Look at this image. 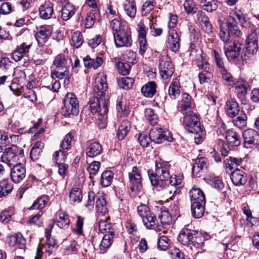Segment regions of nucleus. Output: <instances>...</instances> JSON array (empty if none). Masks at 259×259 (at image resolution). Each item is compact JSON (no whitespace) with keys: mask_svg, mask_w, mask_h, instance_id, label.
Segmentation results:
<instances>
[{"mask_svg":"<svg viewBox=\"0 0 259 259\" xmlns=\"http://www.w3.org/2000/svg\"><path fill=\"white\" fill-rule=\"evenodd\" d=\"M108 89L107 79L103 73L98 74L95 78L94 93L96 97L90 102V108L93 113H98L105 116L108 111V101L105 98V92Z\"/></svg>","mask_w":259,"mask_h":259,"instance_id":"obj_1","label":"nucleus"},{"mask_svg":"<svg viewBox=\"0 0 259 259\" xmlns=\"http://www.w3.org/2000/svg\"><path fill=\"white\" fill-rule=\"evenodd\" d=\"M24 156L23 149L16 145H13L5 149L1 156V159L3 162L11 167L19 162V161L23 159Z\"/></svg>","mask_w":259,"mask_h":259,"instance_id":"obj_2","label":"nucleus"},{"mask_svg":"<svg viewBox=\"0 0 259 259\" xmlns=\"http://www.w3.org/2000/svg\"><path fill=\"white\" fill-rule=\"evenodd\" d=\"M63 104L61 112L64 116L69 117L70 115H77L78 114L79 102L74 94L67 93L64 99Z\"/></svg>","mask_w":259,"mask_h":259,"instance_id":"obj_3","label":"nucleus"},{"mask_svg":"<svg viewBox=\"0 0 259 259\" xmlns=\"http://www.w3.org/2000/svg\"><path fill=\"white\" fill-rule=\"evenodd\" d=\"M137 212L142 218L144 225L148 228L155 229L156 225L155 215L151 213L149 207L145 205L141 204L137 207Z\"/></svg>","mask_w":259,"mask_h":259,"instance_id":"obj_4","label":"nucleus"},{"mask_svg":"<svg viewBox=\"0 0 259 259\" xmlns=\"http://www.w3.org/2000/svg\"><path fill=\"white\" fill-rule=\"evenodd\" d=\"M159 69L163 79H167L172 75L175 68L171 59L167 55H163L160 57Z\"/></svg>","mask_w":259,"mask_h":259,"instance_id":"obj_5","label":"nucleus"},{"mask_svg":"<svg viewBox=\"0 0 259 259\" xmlns=\"http://www.w3.org/2000/svg\"><path fill=\"white\" fill-rule=\"evenodd\" d=\"M151 141L157 144H160L165 141L172 142L173 138L171 133L165 129L161 128H152L149 132Z\"/></svg>","mask_w":259,"mask_h":259,"instance_id":"obj_6","label":"nucleus"},{"mask_svg":"<svg viewBox=\"0 0 259 259\" xmlns=\"http://www.w3.org/2000/svg\"><path fill=\"white\" fill-rule=\"evenodd\" d=\"M149 177L150 178L162 177L163 178H172L168 170V164L163 161H156L155 164V169H149L148 171Z\"/></svg>","mask_w":259,"mask_h":259,"instance_id":"obj_7","label":"nucleus"},{"mask_svg":"<svg viewBox=\"0 0 259 259\" xmlns=\"http://www.w3.org/2000/svg\"><path fill=\"white\" fill-rule=\"evenodd\" d=\"M114 40L117 48L130 47L132 45L131 32L126 29L119 31L114 34Z\"/></svg>","mask_w":259,"mask_h":259,"instance_id":"obj_8","label":"nucleus"},{"mask_svg":"<svg viewBox=\"0 0 259 259\" xmlns=\"http://www.w3.org/2000/svg\"><path fill=\"white\" fill-rule=\"evenodd\" d=\"M184 123L189 127L188 131L191 133L197 134L200 131V123L195 113H189L184 115Z\"/></svg>","mask_w":259,"mask_h":259,"instance_id":"obj_9","label":"nucleus"},{"mask_svg":"<svg viewBox=\"0 0 259 259\" xmlns=\"http://www.w3.org/2000/svg\"><path fill=\"white\" fill-rule=\"evenodd\" d=\"M241 45L237 41H231L228 45H224L225 55L228 60L231 61L237 59L240 55Z\"/></svg>","mask_w":259,"mask_h":259,"instance_id":"obj_10","label":"nucleus"},{"mask_svg":"<svg viewBox=\"0 0 259 259\" xmlns=\"http://www.w3.org/2000/svg\"><path fill=\"white\" fill-rule=\"evenodd\" d=\"M258 136V133L254 130L249 128L244 131L242 134L244 139V146L248 148H252L255 145Z\"/></svg>","mask_w":259,"mask_h":259,"instance_id":"obj_11","label":"nucleus"},{"mask_svg":"<svg viewBox=\"0 0 259 259\" xmlns=\"http://www.w3.org/2000/svg\"><path fill=\"white\" fill-rule=\"evenodd\" d=\"M54 223L60 228L67 229L70 224V219L68 214L61 211H57L55 214Z\"/></svg>","mask_w":259,"mask_h":259,"instance_id":"obj_12","label":"nucleus"},{"mask_svg":"<svg viewBox=\"0 0 259 259\" xmlns=\"http://www.w3.org/2000/svg\"><path fill=\"white\" fill-rule=\"evenodd\" d=\"M53 14V6L50 2H46L39 8V15L42 19H50L52 18Z\"/></svg>","mask_w":259,"mask_h":259,"instance_id":"obj_13","label":"nucleus"},{"mask_svg":"<svg viewBox=\"0 0 259 259\" xmlns=\"http://www.w3.org/2000/svg\"><path fill=\"white\" fill-rule=\"evenodd\" d=\"M180 38L175 30L169 31L168 43L170 50L174 52H177L180 47Z\"/></svg>","mask_w":259,"mask_h":259,"instance_id":"obj_14","label":"nucleus"},{"mask_svg":"<svg viewBox=\"0 0 259 259\" xmlns=\"http://www.w3.org/2000/svg\"><path fill=\"white\" fill-rule=\"evenodd\" d=\"M225 138L230 147H237L240 145V135L235 131L229 130L226 132Z\"/></svg>","mask_w":259,"mask_h":259,"instance_id":"obj_15","label":"nucleus"},{"mask_svg":"<svg viewBox=\"0 0 259 259\" xmlns=\"http://www.w3.org/2000/svg\"><path fill=\"white\" fill-rule=\"evenodd\" d=\"M103 149L99 143L92 142L88 144L85 149L87 156L94 158L101 154Z\"/></svg>","mask_w":259,"mask_h":259,"instance_id":"obj_16","label":"nucleus"},{"mask_svg":"<svg viewBox=\"0 0 259 259\" xmlns=\"http://www.w3.org/2000/svg\"><path fill=\"white\" fill-rule=\"evenodd\" d=\"M246 45V49L249 54H254L257 52V35L255 33H251L248 35Z\"/></svg>","mask_w":259,"mask_h":259,"instance_id":"obj_17","label":"nucleus"},{"mask_svg":"<svg viewBox=\"0 0 259 259\" xmlns=\"http://www.w3.org/2000/svg\"><path fill=\"white\" fill-rule=\"evenodd\" d=\"M109 219H106L105 220H100L97 223L100 231L104 234H112L115 235V229L113 227V225L109 222Z\"/></svg>","mask_w":259,"mask_h":259,"instance_id":"obj_18","label":"nucleus"},{"mask_svg":"<svg viewBox=\"0 0 259 259\" xmlns=\"http://www.w3.org/2000/svg\"><path fill=\"white\" fill-rule=\"evenodd\" d=\"M194 234H195V231L186 229L181 231L178 239L183 245H190Z\"/></svg>","mask_w":259,"mask_h":259,"instance_id":"obj_19","label":"nucleus"},{"mask_svg":"<svg viewBox=\"0 0 259 259\" xmlns=\"http://www.w3.org/2000/svg\"><path fill=\"white\" fill-rule=\"evenodd\" d=\"M226 111L229 117H235L239 113L238 103L234 99L228 100L226 103Z\"/></svg>","mask_w":259,"mask_h":259,"instance_id":"obj_20","label":"nucleus"},{"mask_svg":"<svg viewBox=\"0 0 259 259\" xmlns=\"http://www.w3.org/2000/svg\"><path fill=\"white\" fill-rule=\"evenodd\" d=\"M71 62L70 59L66 57L64 55L60 54L56 56L53 61V64L57 68L67 69Z\"/></svg>","mask_w":259,"mask_h":259,"instance_id":"obj_21","label":"nucleus"},{"mask_svg":"<svg viewBox=\"0 0 259 259\" xmlns=\"http://www.w3.org/2000/svg\"><path fill=\"white\" fill-rule=\"evenodd\" d=\"M189 196L191 203L205 202V195L199 188H192L189 192Z\"/></svg>","mask_w":259,"mask_h":259,"instance_id":"obj_22","label":"nucleus"},{"mask_svg":"<svg viewBox=\"0 0 259 259\" xmlns=\"http://www.w3.org/2000/svg\"><path fill=\"white\" fill-rule=\"evenodd\" d=\"M76 13V8L70 3L66 4L62 8L61 18L63 21L69 20Z\"/></svg>","mask_w":259,"mask_h":259,"instance_id":"obj_23","label":"nucleus"},{"mask_svg":"<svg viewBox=\"0 0 259 259\" xmlns=\"http://www.w3.org/2000/svg\"><path fill=\"white\" fill-rule=\"evenodd\" d=\"M233 84L237 96L239 98L244 96L247 92L248 83L243 79H239Z\"/></svg>","mask_w":259,"mask_h":259,"instance_id":"obj_24","label":"nucleus"},{"mask_svg":"<svg viewBox=\"0 0 259 259\" xmlns=\"http://www.w3.org/2000/svg\"><path fill=\"white\" fill-rule=\"evenodd\" d=\"M125 13L131 18L136 16L137 9L134 0H125L123 4Z\"/></svg>","mask_w":259,"mask_h":259,"instance_id":"obj_25","label":"nucleus"},{"mask_svg":"<svg viewBox=\"0 0 259 259\" xmlns=\"http://www.w3.org/2000/svg\"><path fill=\"white\" fill-rule=\"evenodd\" d=\"M205 202L191 203V211L192 215L196 219L201 218L204 213V205Z\"/></svg>","mask_w":259,"mask_h":259,"instance_id":"obj_26","label":"nucleus"},{"mask_svg":"<svg viewBox=\"0 0 259 259\" xmlns=\"http://www.w3.org/2000/svg\"><path fill=\"white\" fill-rule=\"evenodd\" d=\"M157 85L155 82L149 81L141 89L143 95L147 98H152L156 94Z\"/></svg>","mask_w":259,"mask_h":259,"instance_id":"obj_27","label":"nucleus"},{"mask_svg":"<svg viewBox=\"0 0 259 259\" xmlns=\"http://www.w3.org/2000/svg\"><path fill=\"white\" fill-rule=\"evenodd\" d=\"M69 202L72 205H75L80 202L82 199V190L79 188H74L69 193Z\"/></svg>","mask_w":259,"mask_h":259,"instance_id":"obj_28","label":"nucleus"},{"mask_svg":"<svg viewBox=\"0 0 259 259\" xmlns=\"http://www.w3.org/2000/svg\"><path fill=\"white\" fill-rule=\"evenodd\" d=\"M50 32L45 27L41 26L35 33V36L37 42L41 45H44L48 39Z\"/></svg>","mask_w":259,"mask_h":259,"instance_id":"obj_29","label":"nucleus"},{"mask_svg":"<svg viewBox=\"0 0 259 259\" xmlns=\"http://www.w3.org/2000/svg\"><path fill=\"white\" fill-rule=\"evenodd\" d=\"M115 235L105 234L103 237L102 240L99 245V249L101 253H104L106 252L111 245L112 244L113 240Z\"/></svg>","mask_w":259,"mask_h":259,"instance_id":"obj_30","label":"nucleus"},{"mask_svg":"<svg viewBox=\"0 0 259 259\" xmlns=\"http://www.w3.org/2000/svg\"><path fill=\"white\" fill-rule=\"evenodd\" d=\"M13 167L11 170V178H24L25 176V169L22 166L20 162L12 165Z\"/></svg>","mask_w":259,"mask_h":259,"instance_id":"obj_31","label":"nucleus"},{"mask_svg":"<svg viewBox=\"0 0 259 259\" xmlns=\"http://www.w3.org/2000/svg\"><path fill=\"white\" fill-rule=\"evenodd\" d=\"M49 197L46 195H44L38 198L34 201L32 205L29 208V210L43 209L49 201Z\"/></svg>","mask_w":259,"mask_h":259,"instance_id":"obj_32","label":"nucleus"},{"mask_svg":"<svg viewBox=\"0 0 259 259\" xmlns=\"http://www.w3.org/2000/svg\"><path fill=\"white\" fill-rule=\"evenodd\" d=\"M97 211L103 215L108 212L107 204L105 196L102 194L99 195L96 200Z\"/></svg>","mask_w":259,"mask_h":259,"instance_id":"obj_33","label":"nucleus"},{"mask_svg":"<svg viewBox=\"0 0 259 259\" xmlns=\"http://www.w3.org/2000/svg\"><path fill=\"white\" fill-rule=\"evenodd\" d=\"M130 129V124L128 121L123 120L118 127L117 136L119 140L124 139Z\"/></svg>","mask_w":259,"mask_h":259,"instance_id":"obj_34","label":"nucleus"},{"mask_svg":"<svg viewBox=\"0 0 259 259\" xmlns=\"http://www.w3.org/2000/svg\"><path fill=\"white\" fill-rule=\"evenodd\" d=\"M204 238L200 233L195 231V234H194L193 239L191 240L190 245L191 248L193 247L196 249H201L204 246Z\"/></svg>","mask_w":259,"mask_h":259,"instance_id":"obj_35","label":"nucleus"},{"mask_svg":"<svg viewBox=\"0 0 259 259\" xmlns=\"http://www.w3.org/2000/svg\"><path fill=\"white\" fill-rule=\"evenodd\" d=\"M220 38L224 42V45H228L231 42L230 40V33L228 28L226 26V24H220Z\"/></svg>","mask_w":259,"mask_h":259,"instance_id":"obj_36","label":"nucleus"},{"mask_svg":"<svg viewBox=\"0 0 259 259\" xmlns=\"http://www.w3.org/2000/svg\"><path fill=\"white\" fill-rule=\"evenodd\" d=\"M200 6L207 12H211L218 8V2L217 0H201Z\"/></svg>","mask_w":259,"mask_h":259,"instance_id":"obj_37","label":"nucleus"},{"mask_svg":"<svg viewBox=\"0 0 259 259\" xmlns=\"http://www.w3.org/2000/svg\"><path fill=\"white\" fill-rule=\"evenodd\" d=\"M180 84L178 80L173 81L170 83L168 89V94L171 99H175L179 96L180 94Z\"/></svg>","mask_w":259,"mask_h":259,"instance_id":"obj_38","label":"nucleus"},{"mask_svg":"<svg viewBox=\"0 0 259 259\" xmlns=\"http://www.w3.org/2000/svg\"><path fill=\"white\" fill-rule=\"evenodd\" d=\"M212 67L205 66L204 70L199 73V80L200 83L208 82L212 77Z\"/></svg>","mask_w":259,"mask_h":259,"instance_id":"obj_39","label":"nucleus"},{"mask_svg":"<svg viewBox=\"0 0 259 259\" xmlns=\"http://www.w3.org/2000/svg\"><path fill=\"white\" fill-rule=\"evenodd\" d=\"M237 115V117L233 120L234 124L240 128L246 126L247 117L245 112L241 111Z\"/></svg>","mask_w":259,"mask_h":259,"instance_id":"obj_40","label":"nucleus"},{"mask_svg":"<svg viewBox=\"0 0 259 259\" xmlns=\"http://www.w3.org/2000/svg\"><path fill=\"white\" fill-rule=\"evenodd\" d=\"M46 234L47 237V242L44 246L46 251L49 253V254L52 253V250L56 247V244L54 239L51 238L50 232L48 230H46Z\"/></svg>","mask_w":259,"mask_h":259,"instance_id":"obj_41","label":"nucleus"},{"mask_svg":"<svg viewBox=\"0 0 259 259\" xmlns=\"http://www.w3.org/2000/svg\"><path fill=\"white\" fill-rule=\"evenodd\" d=\"M110 27L112 29L113 34L118 32L119 30L125 29L120 18L113 19L110 22Z\"/></svg>","mask_w":259,"mask_h":259,"instance_id":"obj_42","label":"nucleus"},{"mask_svg":"<svg viewBox=\"0 0 259 259\" xmlns=\"http://www.w3.org/2000/svg\"><path fill=\"white\" fill-rule=\"evenodd\" d=\"M222 79L226 81V83L228 85H232L234 82L233 77L229 72L226 67L219 71Z\"/></svg>","mask_w":259,"mask_h":259,"instance_id":"obj_43","label":"nucleus"},{"mask_svg":"<svg viewBox=\"0 0 259 259\" xmlns=\"http://www.w3.org/2000/svg\"><path fill=\"white\" fill-rule=\"evenodd\" d=\"M97 12L91 11L87 13L85 20L84 25L85 28H91L94 24L96 20V14Z\"/></svg>","mask_w":259,"mask_h":259,"instance_id":"obj_44","label":"nucleus"},{"mask_svg":"<svg viewBox=\"0 0 259 259\" xmlns=\"http://www.w3.org/2000/svg\"><path fill=\"white\" fill-rule=\"evenodd\" d=\"M242 162V159L240 158H236L234 157H230L229 159H226L225 161V167L227 169L232 170L233 165H240Z\"/></svg>","mask_w":259,"mask_h":259,"instance_id":"obj_45","label":"nucleus"},{"mask_svg":"<svg viewBox=\"0 0 259 259\" xmlns=\"http://www.w3.org/2000/svg\"><path fill=\"white\" fill-rule=\"evenodd\" d=\"M124 61L130 64H135L137 62L136 53L131 50L126 51L123 55Z\"/></svg>","mask_w":259,"mask_h":259,"instance_id":"obj_46","label":"nucleus"},{"mask_svg":"<svg viewBox=\"0 0 259 259\" xmlns=\"http://www.w3.org/2000/svg\"><path fill=\"white\" fill-rule=\"evenodd\" d=\"M83 42V39L82 34L78 31L75 32L72 36V45L78 48L81 46Z\"/></svg>","mask_w":259,"mask_h":259,"instance_id":"obj_47","label":"nucleus"},{"mask_svg":"<svg viewBox=\"0 0 259 259\" xmlns=\"http://www.w3.org/2000/svg\"><path fill=\"white\" fill-rule=\"evenodd\" d=\"M171 215L167 210L161 211V214L158 216V219L163 226L169 224L171 222Z\"/></svg>","mask_w":259,"mask_h":259,"instance_id":"obj_48","label":"nucleus"},{"mask_svg":"<svg viewBox=\"0 0 259 259\" xmlns=\"http://www.w3.org/2000/svg\"><path fill=\"white\" fill-rule=\"evenodd\" d=\"M67 153L65 151L59 150L55 152L53 155V159L57 164L64 163L66 158Z\"/></svg>","mask_w":259,"mask_h":259,"instance_id":"obj_49","label":"nucleus"},{"mask_svg":"<svg viewBox=\"0 0 259 259\" xmlns=\"http://www.w3.org/2000/svg\"><path fill=\"white\" fill-rule=\"evenodd\" d=\"M183 6L188 14H194L197 11L196 5L193 0H186Z\"/></svg>","mask_w":259,"mask_h":259,"instance_id":"obj_50","label":"nucleus"},{"mask_svg":"<svg viewBox=\"0 0 259 259\" xmlns=\"http://www.w3.org/2000/svg\"><path fill=\"white\" fill-rule=\"evenodd\" d=\"M244 15L243 12L240 10L232 11L230 13L229 21H232V22L236 24L237 23V21L238 22H239L240 20L241 19Z\"/></svg>","mask_w":259,"mask_h":259,"instance_id":"obj_51","label":"nucleus"},{"mask_svg":"<svg viewBox=\"0 0 259 259\" xmlns=\"http://www.w3.org/2000/svg\"><path fill=\"white\" fill-rule=\"evenodd\" d=\"M212 55L214 58L215 62L219 68V71L226 68L222 56L218 52L215 50H213Z\"/></svg>","mask_w":259,"mask_h":259,"instance_id":"obj_52","label":"nucleus"},{"mask_svg":"<svg viewBox=\"0 0 259 259\" xmlns=\"http://www.w3.org/2000/svg\"><path fill=\"white\" fill-rule=\"evenodd\" d=\"M226 26L228 28L230 34L232 35L237 37H238L240 35L241 31L235 23L228 21L226 24Z\"/></svg>","mask_w":259,"mask_h":259,"instance_id":"obj_53","label":"nucleus"},{"mask_svg":"<svg viewBox=\"0 0 259 259\" xmlns=\"http://www.w3.org/2000/svg\"><path fill=\"white\" fill-rule=\"evenodd\" d=\"M119 72L123 75L129 73L131 69V64L125 62H119L117 64Z\"/></svg>","mask_w":259,"mask_h":259,"instance_id":"obj_54","label":"nucleus"},{"mask_svg":"<svg viewBox=\"0 0 259 259\" xmlns=\"http://www.w3.org/2000/svg\"><path fill=\"white\" fill-rule=\"evenodd\" d=\"M168 181L171 186H174L176 188V190L174 192L173 195L179 193V189L183 187L182 185V179H166V182L167 183Z\"/></svg>","mask_w":259,"mask_h":259,"instance_id":"obj_55","label":"nucleus"},{"mask_svg":"<svg viewBox=\"0 0 259 259\" xmlns=\"http://www.w3.org/2000/svg\"><path fill=\"white\" fill-rule=\"evenodd\" d=\"M151 185L157 190L164 188L167 185L166 179H149Z\"/></svg>","mask_w":259,"mask_h":259,"instance_id":"obj_56","label":"nucleus"},{"mask_svg":"<svg viewBox=\"0 0 259 259\" xmlns=\"http://www.w3.org/2000/svg\"><path fill=\"white\" fill-rule=\"evenodd\" d=\"M134 83V79L128 77H122L121 81L119 82V83H120L122 88L125 90L131 89L133 87Z\"/></svg>","mask_w":259,"mask_h":259,"instance_id":"obj_57","label":"nucleus"},{"mask_svg":"<svg viewBox=\"0 0 259 259\" xmlns=\"http://www.w3.org/2000/svg\"><path fill=\"white\" fill-rule=\"evenodd\" d=\"M73 139V136L71 133L67 134L64 138L63 141L61 144V147L63 149H69L71 146V143Z\"/></svg>","mask_w":259,"mask_h":259,"instance_id":"obj_58","label":"nucleus"},{"mask_svg":"<svg viewBox=\"0 0 259 259\" xmlns=\"http://www.w3.org/2000/svg\"><path fill=\"white\" fill-rule=\"evenodd\" d=\"M170 243V240L165 236H162L160 237L158 241V245L161 249L165 250L167 249Z\"/></svg>","mask_w":259,"mask_h":259,"instance_id":"obj_59","label":"nucleus"},{"mask_svg":"<svg viewBox=\"0 0 259 259\" xmlns=\"http://www.w3.org/2000/svg\"><path fill=\"white\" fill-rule=\"evenodd\" d=\"M155 5L154 1L153 0H149L146 1L142 7V11L144 15H146L149 14L154 8Z\"/></svg>","mask_w":259,"mask_h":259,"instance_id":"obj_60","label":"nucleus"},{"mask_svg":"<svg viewBox=\"0 0 259 259\" xmlns=\"http://www.w3.org/2000/svg\"><path fill=\"white\" fill-rule=\"evenodd\" d=\"M130 186L132 192L138 193L142 188L140 179H130Z\"/></svg>","mask_w":259,"mask_h":259,"instance_id":"obj_61","label":"nucleus"},{"mask_svg":"<svg viewBox=\"0 0 259 259\" xmlns=\"http://www.w3.org/2000/svg\"><path fill=\"white\" fill-rule=\"evenodd\" d=\"M14 11L11 4L8 2H4L0 7V14L8 15Z\"/></svg>","mask_w":259,"mask_h":259,"instance_id":"obj_62","label":"nucleus"},{"mask_svg":"<svg viewBox=\"0 0 259 259\" xmlns=\"http://www.w3.org/2000/svg\"><path fill=\"white\" fill-rule=\"evenodd\" d=\"M195 62L197 65V66L199 68L202 70H204L205 68V66L207 67H211V65L205 60V59L203 58V57L199 55L197 59L195 60Z\"/></svg>","mask_w":259,"mask_h":259,"instance_id":"obj_63","label":"nucleus"},{"mask_svg":"<svg viewBox=\"0 0 259 259\" xmlns=\"http://www.w3.org/2000/svg\"><path fill=\"white\" fill-rule=\"evenodd\" d=\"M145 115L147 119L151 124L155 123V120L157 118V115L154 114V110L151 108H147L145 110Z\"/></svg>","mask_w":259,"mask_h":259,"instance_id":"obj_64","label":"nucleus"}]
</instances>
